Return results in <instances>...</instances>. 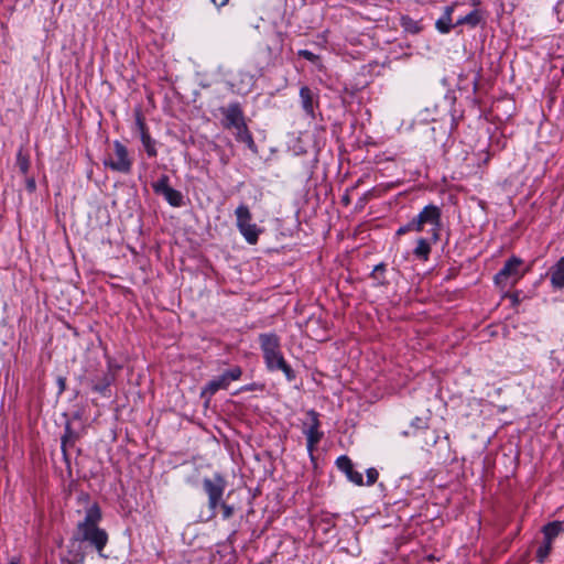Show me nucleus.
Returning a JSON list of instances; mask_svg holds the SVG:
<instances>
[{
	"mask_svg": "<svg viewBox=\"0 0 564 564\" xmlns=\"http://www.w3.org/2000/svg\"><path fill=\"white\" fill-rule=\"evenodd\" d=\"M274 36H275V40H276L274 48H275V51L281 52L282 51V45H283V34L281 32H275Z\"/></svg>",
	"mask_w": 564,
	"mask_h": 564,
	"instance_id": "nucleus-35",
	"label": "nucleus"
},
{
	"mask_svg": "<svg viewBox=\"0 0 564 564\" xmlns=\"http://www.w3.org/2000/svg\"><path fill=\"white\" fill-rule=\"evenodd\" d=\"M299 56L312 62V63H315L318 61V55L314 54L313 52L308 51V50H300L297 52Z\"/></svg>",
	"mask_w": 564,
	"mask_h": 564,
	"instance_id": "nucleus-32",
	"label": "nucleus"
},
{
	"mask_svg": "<svg viewBox=\"0 0 564 564\" xmlns=\"http://www.w3.org/2000/svg\"><path fill=\"white\" fill-rule=\"evenodd\" d=\"M240 234L243 236L247 242L254 245L258 241L261 230L256 224H249L245 227L239 228Z\"/></svg>",
	"mask_w": 564,
	"mask_h": 564,
	"instance_id": "nucleus-22",
	"label": "nucleus"
},
{
	"mask_svg": "<svg viewBox=\"0 0 564 564\" xmlns=\"http://www.w3.org/2000/svg\"><path fill=\"white\" fill-rule=\"evenodd\" d=\"M411 427L413 429V431L412 432L405 431V432H403V435L419 436V433L421 431H423L425 427H427L426 421L421 417H415L411 423Z\"/></svg>",
	"mask_w": 564,
	"mask_h": 564,
	"instance_id": "nucleus-26",
	"label": "nucleus"
},
{
	"mask_svg": "<svg viewBox=\"0 0 564 564\" xmlns=\"http://www.w3.org/2000/svg\"><path fill=\"white\" fill-rule=\"evenodd\" d=\"M366 476H367L366 485L371 486L378 480L379 473L376 468L371 467V468L367 469Z\"/></svg>",
	"mask_w": 564,
	"mask_h": 564,
	"instance_id": "nucleus-31",
	"label": "nucleus"
},
{
	"mask_svg": "<svg viewBox=\"0 0 564 564\" xmlns=\"http://www.w3.org/2000/svg\"><path fill=\"white\" fill-rule=\"evenodd\" d=\"M238 229L251 224L252 215L247 205L241 204L235 210Z\"/></svg>",
	"mask_w": 564,
	"mask_h": 564,
	"instance_id": "nucleus-21",
	"label": "nucleus"
},
{
	"mask_svg": "<svg viewBox=\"0 0 564 564\" xmlns=\"http://www.w3.org/2000/svg\"><path fill=\"white\" fill-rule=\"evenodd\" d=\"M453 12H454V4L447 6L444 9L443 15H445V17L447 15L448 18H452Z\"/></svg>",
	"mask_w": 564,
	"mask_h": 564,
	"instance_id": "nucleus-38",
	"label": "nucleus"
},
{
	"mask_svg": "<svg viewBox=\"0 0 564 564\" xmlns=\"http://www.w3.org/2000/svg\"><path fill=\"white\" fill-rule=\"evenodd\" d=\"M87 553V545L80 541L74 532L67 544V562L68 564H82L85 561Z\"/></svg>",
	"mask_w": 564,
	"mask_h": 564,
	"instance_id": "nucleus-12",
	"label": "nucleus"
},
{
	"mask_svg": "<svg viewBox=\"0 0 564 564\" xmlns=\"http://www.w3.org/2000/svg\"><path fill=\"white\" fill-rule=\"evenodd\" d=\"M336 466L341 473L346 475L349 481L354 482L357 486L364 485L362 474L355 470L354 464L348 456H339L336 459Z\"/></svg>",
	"mask_w": 564,
	"mask_h": 564,
	"instance_id": "nucleus-13",
	"label": "nucleus"
},
{
	"mask_svg": "<svg viewBox=\"0 0 564 564\" xmlns=\"http://www.w3.org/2000/svg\"><path fill=\"white\" fill-rule=\"evenodd\" d=\"M17 166L23 175H26L30 170V156L21 147L17 153Z\"/></svg>",
	"mask_w": 564,
	"mask_h": 564,
	"instance_id": "nucleus-23",
	"label": "nucleus"
},
{
	"mask_svg": "<svg viewBox=\"0 0 564 564\" xmlns=\"http://www.w3.org/2000/svg\"><path fill=\"white\" fill-rule=\"evenodd\" d=\"M152 188L155 194L162 195L172 207L184 205L183 194L170 186V177L166 174H162L156 182L152 183Z\"/></svg>",
	"mask_w": 564,
	"mask_h": 564,
	"instance_id": "nucleus-8",
	"label": "nucleus"
},
{
	"mask_svg": "<svg viewBox=\"0 0 564 564\" xmlns=\"http://www.w3.org/2000/svg\"><path fill=\"white\" fill-rule=\"evenodd\" d=\"M242 370L239 366H235L224 371L220 376L215 377L204 387L202 395H214L218 390L227 389L232 381L240 379Z\"/></svg>",
	"mask_w": 564,
	"mask_h": 564,
	"instance_id": "nucleus-6",
	"label": "nucleus"
},
{
	"mask_svg": "<svg viewBox=\"0 0 564 564\" xmlns=\"http://www.w3.org/2000/svg\"><path fill=\"white\" fill-rule=\"evenodd\" d=\"M410 223H411V226H412L413 231H415V232H420V231H422V230H423V227L425 226V225H424V223H423V221H422L417 216H415L414 218H412V219L410 220Z\"/></svg>",
	"mask_w": 564,
	"mask_h": 564,
	"instance_id": "nucleus-34",
	"label": "nucleus"
},
{
	"mask_svg": "<svg viewBox=\"0 0 564 564\" xmlns=\"http://www.w3.org/2000/svg\"><path fill=\"white\" fill-rule=\"evenodd\" d=\"M456 25L452 23V18L443 15L436 21L435 28L442 34H447Z\"/></svg>",
	"mask_w": 564,
	"mask_h": 564,
	"instance_id": "nucleus-25",
	"label": "nucleus"
},
{
	"mask_svg": "<svg viewBox=\"0 0 564 564\" xmlns=\"http://www.w3.org/2000/svg\"><path fill=\"white\" fill-rule=\"evenodd\" d=\"M226 486L227 481L219 473L214 474L213 478L203 479V488L208 496V508L213 514L216 513V509L220 505Z\"/></svg>",
	"mask_w": 564,
	"mask_h": 564,
	"instance_id": "nucleus-3",
	"label": "nucleus"
},
{
	"mask_svg": "<svg viewBox=\"0 0 564 564\" xmlns=\"http://www.w3.org/2000/svg\"><path fill=\"white\" fill-rule=\"evenodd\" d=\"M321 422L319 414L315 410L306 412V419L303 422V433L306 436V447L312 453L315 446L323 437V432L319 431Z\"/></svg>",
	"mask_w": 564,
	"mask_h": 564,
	"instance_id": "nucleus-7",
	"label": "nucleus"
},
{
	"mask_svg": "<svg viewBox=\"0 0 564 564\" xmlns=\"http://www.w3.org/2000/svg\"><path fill=\"white\" fill-rule=\"evenodd\" d=\"M58 393H63L66 389V378L58 377L57 378Z\"/></svg>",
	"mask_w": 564,
	"mask_h": 564,
	"instance_id": "nucleus-37",
	"label": "nucleus"
},
{
	"mask_svg": "<svg viewBox=\"0 0 564 564\" xmlns=\"http://www.w3.org/2000/svg\"><path fill=\"white\" fill-rule=\"evenodd\" d=\"M410 231H413L412 229V226H411V223L409 221L408 224L401 226L398 230H397V236H402L406 232H410Z\"/></svg>",
	"mask_w": 564,
	"mask_h": 564,
	"instance_id": "nucleus-36",
	"label": "nucleus"
},
{
	"mask_svg": "<svg viewBox=\"0 0 564 564\" xmlns=\"http://www.w3.org/2000/svg\"><path fill=\"white\" fill-rule=\"evenodd\" d=\"M424 225L432 226V241L436 242L440 238L441 209L435 205L425 206L417 215Z\"/></svg>",
	"mask_w": 564,
	"mask_h": 564,
	"instance_id": "nucleus-10",
	"label": "nucleus"
},
{
	"mask_svg": "<svg viewBox=\"0 0 564 564\" xmlns=\"http://www.w3.org/2000/svg\"><path fill=\"white\" fill-rule=\"evenodd\" d=\"M259 343L268 370L282 371L288 381H293L296 375L283 357L279 336L273 333L260 334Z\"/></svg>",
	"mask_w": 564,
	"mask_h": 564,
	"instance_id": "nucleus-2",
	"label": "nucleus"
},
{
	"mask_svg": "<svg viewBox=\"0 0 564 564\" xmlns=\"http://www.w3.org/2000/svg\"><path fill=\"white\" fill-rule=\"evenodd\" d=\"M110 383H111V378H110V376L106 375L102 377V379L100 381H98L94 384L93 389L96 392L105 394L106 391L108 390Z\"/></svg>",
	"mask_w": 564,
	"mask_h": 564,
	"instance_id": "nucleus-29",
	"label": "nucleus"
},
{
	"mask_svg": "<svg viewBox=\"0 0 564 564\" xmlns=\"http://www.w3.org/2000/svg\"><path fill=\"white\" fill-rule=\"evenodd\" d=\"M544 539L552 542L560 533L564 532V521H552L542 528Z\"/></svg>",
	"mask_w": 564,
	"mask_h": 564,
	"instance_id": "nucleus-18",
	"label": "nucleus"
},
{
	"mask_svg": "<svg viewBox=\"0 0 564 564\" xmlns=\"http://www.w3.org/2000/svg\"><path fill=\"white\" fill-rule=\"evenodd\" d=\"M401 25L404 28L405 31L413 33V34L420 32V30H421L419 22L414 21L413 19H411L409 17H402Z\"/></svg>",
	"mask_w": 564,
	"mask_h": 564,
	"instance_id": "nucleus-28",
	"label": "nucleus"
},
{
	"mask_svg": "<svg viewBox=\"0 0 564 564\" xmlns=\"http://www.w3.org/2000/svg\"><path fill=\"white\" fill-rule=\"evenodd\" d=\"M550 282L554 289L564 288V256L561 257L549 270Z\"/></svg>",
	"mask_w": 564,
	"mask_h": 564,
	"instance_id": "nucleus-14",
	"label": "nucleus"
},
{
	"mask_svg": "<svg viewBox=\"0 0 564 564\" xmlns=\"http://www.w3.org/2000/svg\"><path fill=\"white\" fill-rule=\"evenodd\" d=\"M104 164L115 172L130 173L132 160L129 158L127 147L118 140L113 141V155L106 159Z\"/></svg>",
	"mask_w": 564,
	"mask_h": 564,
	"instance_id": "nucleus-4",
	"label": "nucleus"
},
{
	"mask_svg": "<svg viewBox=\"0 0 564 564\" xmlns=\"http://www.w3.org/2000/svg\"><path fill=\"white\" fill-rule=\"evenodd\" d=\"M432 243H435L432 241V237L430 239L419 238L416 241V247L413 249V254L420 260L427 261L431 253Z\"/></svg>",
	"mask_w": 564,
	"mask_h": 564,
	"instance_id": "nucleus-15",
	"label": "nucleus"
},
{
	"mask_svg": "<svg viewBox=\"0 0 564 564\" xmlns=\"http://www.w3.org/2000/svg\"><path fill=\"white\" fill-rule=\"evenodd\" d=\"M417 437H420L422 448H430L437 443L440 435L435 430L425 427L423 431L419 433Z\"/></svg>",
	"mask_w": 564,
	"mask_h": 564,
	"instance_id": "nucleus-19",
	"label": "nucleus"
},
{
	"mask_svg": "<svg viewBox=\"0 0 564 564\" xmlns=\"http://www.w3.org/2000/svg\"><path fill=\"white\" fill-rule=\"evenodd\" d=\"M552 550V542L544 539V542L536 550V558L539 563H543Z\"/></svg>",
	"mask_w": 564,
	"mask_h": 564,
	"instance_id": "nucleus-27",
	"label": "nucleus"
},
{
	"mask_svg": "<svg viewBox=\"0 0 564 564\" xmlns=\"http://www.w3.org/2000/svg\"><path fill=\"white\" fill-rule=\"evenodd\" d=\"M480 22V14H479V11L478 10H473L471 12H469L468 14L459 18L455 25H463V24H467L471 28H475L476 25H478Z\"/></svg>",
	"mask_w": 564,
	"mask_h": 564,
	"instance_id": "nucleus-24",
	"label": "nucleus"
},
{
	"mask_svg": "<svg viewBox=\"0 0 564 564\" xmlns=\"http://www.w3.org/2000/svg\"><path fill=\"white\" fill-rule=\"evenodd\" d=\"M521 264L522 260L518 257H511L508 259L495 275V283L502 289L517 283L522 276V273L520 272Z\"/></svg>",
	"mask_w": 564,
	"mask_h": 564,
	"instance_id": "nucleus-5",
	"label": "nucleus"
},
{
	"mask_svg": "<svg viewBox=\"0 0 564 564\" xmlns=\"http://www.w3.org/2000/svg\"><path fill=\"white\" fill-rule=\"evenodd\" d=\"M231 130H235V137L238 142L247 144L249 149L254 148V140L248 129L246 121L240 123L238 127L232 128Z\"/></svg>",
	"mask_w": 564,
	"mask_h": 564,
	"instance_id": "nucleus-16",
	"label": "nucleus"
},
{
	"mask_svg": "<svg viewBox=\"0 0 564 564\" xmlns=\"http://www.w3.org/2000/svg\"><path fill=\"white\" fill-rule=\"evenodd\" d=\"M135 129L139 132L141 142L143 144V148H144L147 154L150 158H155L158 155V151H156V147H155L156 142H155V140H153L151 138V135L149 133V129L144 122V119L139 111L135 113Z\"/></svg>",
	"mask_w": 564,
	"mask_h": 564,
	"instance_id": "nucleus-11",
	"label": "nucleus"
},
{
	"mask_svg": "<svg viewBox=\"0 0 564 564\" xmlns=\"http://www.w3.org/2000/svg\"><path fill=\"white\" fill-rule=\"evenodd\" d=\"M221 508L223 510V518L224 519H229L232 517L234 514V507L232 506H229L223 501H220V505L218 506Z\"/></svg>",
	"mask_w": 564,
	"mask_h": 564,
	"instance_id": "nucleus-33",
	"label": "nucleus"
},
{
	"mask_svg": "<svg viewBox=\"0 0 564 564\" xmlns=\"http://www.w3.org/2000/svg\"><path fill=\"white\" fill-rule=\"evenodd\" d=\"M28 188L31 191L35 188V182L33 178L28 181Z\"/></svg>",
	"mask_w": 564,
	"mask_h": 564,
	"instance_id": "nucleus-40",
	"label": "nucleus"
},
{
	"mask_svg": "<svg viewBox=\"0 0 564 564\" xmlns=\"http://www.w3.org/2000/svg\"><path fill=\"white\" fill-rule=\"evenodd\" d=\"M344 202H345L346 204H348V202H349L348 197H344Z\"/></svg>",
	"mask_w": 564,
	"mask_h": 564,
	"instance_id": "nucleus-41",
	"label": "nucleus"
},
{
	"mask_svg": "<svg viewBox=\"0 0 564 564\" xmlns=\"http://www.w3.org/2000/svg\"><path fill=\"white\" fill-rule=\"evenodd\" d=\"M101 520V510L97 503H93L85 513V517L76 525L75 533L85 545L94 549L100 556L108 543L107 532L98 527Z\"/></svg>",
	"mask_w": 564,
	"mask_h": 564,
	"instance_id": "nucleus-1",
	"label": "nucleus"
},
{
	"mask_svg": "<svg viewBox=\"0 0 564 564\" xmlns=\"http://www.w3.org/2000/svg\"><path fill=\"white\" fill-rule=\"evenodd\" d=\"M78 438V435L72 430L70 425L67 423L65 426V433L61 438V447L65 459H67V447L73 446Z\"/></svg>",
	"mask_w": 564,
	"mask_h": 564,
	"instance_id": "nucleus-20",
	"label": "nucleus"
},
{
	"mask_svg": "<svg viewBox=\"0 0 564 564\" xmlns=\"http://www.w3.org/2000/svg\"><path fill=\"white\" fill-rule=\"evenodd\" d=\"M384 272H386V265H384V263H379V264H377V265L373 268V270H372V272H371V274H370V275H371V278H372L373 280H377V281H379L380 283H383Z\"/></svg>",
	"mask_w": 564,
	"mask_h": 564,
	"instance_id": "nucleus-30",
	"label": "nucleus"
},
{
	"mask_svg": "<svg viewBox=\"0 0 564 564\" xmlns=\"http://www.w3.org/2000/svg\"><path fill=\"white\" fill-rule=\"evenodd\" d=\"M300 98H301V104H302L303 110L307 115L313 116L314 115V105H313L314 95H313V91L311 90V88H308L307 86L301 87Z\"/></svg>",
	"mask_w": 564,
	"mask_h": 564,
	"instance_id": "nucleus-17",
	"label": "nucleus"
},
{
	"mask_svg": "<svg viewBox=\"0 0 564 564\" xmlns=\"http://www.w3.org/2000/svg\"><path fill=\"white\" fill-rule=\"evenodd\" d=\"M212 2H213L216 7L220 8V7L226 6V4L228 3V0H212Z\"/></svg>",
	"mask_w": 564,
	"mask_h": 564,
	"instance_id": "nucleus-39",
	"label": "nucleus"
},
{
	"mask_svg": "<svg viewBox=\"0 0 564 564\" xmlns=\"http://www.w3.org/2000/svg\"><path fill=\"white\" fill-rule=\"evenodd\" d=\"M220 112L224 116L221 124L227 130H231L246 121L242 108L237 101L230 102L226 107H221Z\"/></svg>",
	"mask_w": 564,
	"mask_h": 564,
	"instance_id": "nucleus-9",
	"label": "nucleus"
}]
</instances>
